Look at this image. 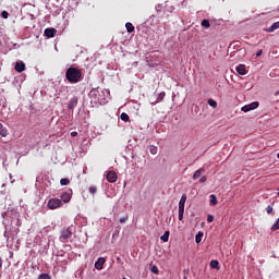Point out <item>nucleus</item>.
Instances as JSON below:
<instances>
[{
	"instance_id": "ea45409f",
	"label": "nucleus",
	"mask_w": 279,
	"mask_h": 279,
	"mask_svg": "<svg viewBox=\"0 0 279 279\" xmlns=\"http://www.w3.org/2000/svg\"><path fill=\"white\" fill-rule=\"evenodd\" d=\"M5 215H8L7 213H2V217H5Z\"/></svg>"
},
{
	"instance_id": "20e7f679",
	"label": "nucleus",
	"mask_w": 279,
	"mask_h": 279,
	"mask_svg": "<svg viewBox=\"0 0 279 279\" xmlns=\"http://www.w3.org/2000/svg\"><path fill=\"white\" fill-rule=\"evenodd\" d=\"M73 236V231H71V228L63 229L61 231L60 241H69Z\"/></svg>"
},
{
	"instance_id": "423d86ee",
	"label": "nucleus",
	"mask_w": 279,
	"mask_h": 279,
	"mask_svg": "<svg viewBox=\"0 0 279 279\" xmlns=\"http://www.w3.org/2000/svg\"><path fill=\"white\" fill-rule=\"evenodd\" d=\"M106 263V258L104 257H99L96 262H95V268L98 271H101V269H104V264Z\"/></svg>"
},
{
	"instance_id": "ddd939ff",
	"label": "nucleus",
	"mask_w": 279,
	"mask_h": 279,
	"mask_svg": "<svg viewBox=\"0 0 279 279\" xmlns=\"http://www.w3.org/2000/svg\"><path fill=\"white\" fill-rule=\"evenodd\" d=\"M204 171H206L205 168H199L198 170H196L193 174V180H197V178H202V174L204 173Z\"/></svg>"
},
{
	"instance_id": "1a4fd4ad",
	"label": "nucleus",
	"mask_w": 279,
	"mask_h": 279,
	"mask_svg": "<svg viewBox=\"0 0 279 279\" xmlns=\"http://www.w3.org/2000/svg\"><path fill=\"white\" fill-rule=\"evenodd\" d=\"M14 69L17 73H23V71H25V63L16 62Z\"/></svg>"
},
{
	"instance_id": "2eb2a0df",
	"label": "nucleus",
	"mask_w": 279,
	"mask_h": 279,
	"mask_svg": "<svg viewBox=\"0 0 279 279\" xmlns=\"http://www.w3.org/2000/svg\"><path fill=\"white\" fill-rule=\"evenodd\" d=\"M186 199H187L186 194H183L181 196L180 202H179V209H184V206L186 204Z\"/></svg>"
},
{
	"instance_id": "a19ab883",
	"label": "nucleus",
	"mask_w": 279,
	"mask_h": 279,
	"mask_svg": "<svg viewBox=\"0 0 279 279\" xmlns=\"http://www.w3.org/2000/svg\"><path fill=\"white\" fill-rule=\"evenodd\" d=\"M184 271V274H189V270H183Z\"/></svg>"
},
{
	"instance_id": "37998d69",
	"label": "nucleus",
	"mask_w": 279,
	"mask_h": 279,
	"mask_svg": "<svg viewBox=\"0 0 279 279\" xmlns=\"http://www.w3.org/2000/svg\"><path fill=\"white\" fill-rule=\"evenodd\" d=\"M10 179L12 180V174H10Z\"/></svg>"
},
{
	"instance_id": "c756f323",
	"label": "nucleus",
	"mask_w": 279,
	"mask_h": 279,
	"mask_svg": "<svg viewBox=\"0 0 279 279\" xmlns=\"http://www.w3.org/2000/svg\"><path fill=\"white\" fill-rule=\"evenodd\" d=\"M214 221H215V216L208 215V216H207V222H208V223H213Z\"/></svg>"
},
{
	"instance_id": "f257e3e1",
	"label": "nucleus",
	"mask_w": 279,
	"mask_h": 279,
	"mask_svg": "<svg viewBox=\"0 0 279 279\" xmlns=\"http://www.w3.org/2000/svg\"><path fill=\"white\" fill-rule=\"evenodd\" d=\"M108 95H110V90L94 88L89 92V98L92 106H106L108 104Z\"/></svg>"
},
{
	"instance_id": "a18cd8bd",
	"label": "nucleus",
	"mask_w": 279,
	"mask_h": 279,
	"mask_svg": "<svg viewBox=\"0 0 279 279\" xmlns=\"http://www.w3.org/2000/svg\"><path fill=\"white\" fill-rule=\"evenodd\" d=\"M184 279H186V276H184Z\"/></svg>"
},
{
	"instance_id": "c03bdc74",
	"label": "nucleus",
	"mask_w": 279,
	"mask_h": 279,
	"mask_svg": "<svg viewBox=\"0 0 279 279\" xmlns=\"http://www.w3.org/2000/svg\"><path fill=\"white\" fill-rule=\"evenodd\" d=\"M277 191H278V196H279V189H277Z\"/></svg>"
},
{
	"instance_id": "0eeeda50",
	"label": "nucleus",
	"mask_w": 279,
	"mask_h": 279,
	"mask_svg": "<svg viewBox=\"0 0 279 279\" xmlns=\"http://www.w3.org/2000/svg\"><path fill=\"white\" fill-rule=\"evenodd\" d=\"M236 73H239V75H246L247 74V70L245 69V64H239L235 68Z\"/></svg>"
},
{
	"instance_id": "473e14b6",
	"label": "nucleus",
	"mask_w": 279,
	"mask_h": 279,
	"mask_svg": "<svg viewBox=\"0 0 279 279\" xmlns=\"http://www.w3.org/2000/svg\"><path fill=\"white\" fill-rule=\"evenodd\" d=\"M150 271L153 274H158V266H151Z\"/></svg>"
},
{
	"instance_id": "4be33fe9",
	"label": "nucleus",
	"mask_w": 279,
	"mask_h": 279,
	"mask_svg": "<svg viewBox=\"0 0 279 279\" xmlns=\"http://www.w3.org/2000/svg\"><path fill=\"white\" fill-rule=\"evenodd\" d=\"M207 104H208V106H210L211 108H217V102H216L215 99H213V98H209V99L207 100Z\"/></svg>"
},
{
	"instance_id": "5701e85b",
	"label": "nucleus",
	"mask_w": 279,
	"mask_h": 279,
	"mask_svg": "<svg viewBox=\"0 0 279 279\" xmlns=\"http://www.w3.org/2000/svg\"><path fill=\"white\" fill-rule=\"evenodd\" d=\"M120 119H121V121H130V116H128V113H125V112H122L121 114H120Z\"/></svg>"
},
{
	"instance_id": "9b49d317",
	"label": "nucleus",
	"mask_w": 279,
	"mask_h": 279,
	"mask_svg": "<svg viewBox=\"0 0 279 279\" xmlns=\"http://www.w3.org/2000/svg\"><path fill=\"white\" fill-rule=\"evenodd\" d=\"M45 36H47V38H53V36H56V28H46Z\"/></svg>"
},
{
	"instance_id": "79ce46f5",
	"label": "nucleus",
	"mask_w": 279,
	"mask_h": 279,
	"mask_svg": "<svg viewBox=\"0 0 279 279\" xmlns=\"http://www.w3.org/2000/svg\"><path fill=\"white\" fill-rule=\"evenodd\" d=\"M277 158L279 159V153L277 154Z\"/></svg>"
},
{
	"instance_id": "412c9836",
	"label": "nucleus",
	"mask_w": 279,
	"mask_h": 279,
	"mask_svg": "<svg viewBox=\"0 0 279 279\" xmlns=\"http://www.w3.org/2000/svg\"><path fill=\"white\" fill-rule=\"evenodd\" d=\"M209 265H210L211 269H219L218 260H211Z\"/></svg>"
},
{
	"instance_id": "4c0bfd02",
	"label": "nucleus",
	"mask_w": 279,
	"mask_h": 279,
	"mask_svg": "<svg viewBox=\"0 0 279 279\" xmlns=\"http://www.w3.org/2000/svg\"><path fill=\"white\" fill-rule=\"evenodd\" d=\"M0 267H3V260L0 258Z\"/></svg>"
},
{
	"instance_id": "f704fd0d",
	"label": "nucleus",
	"mask_w": 279,
	"mask_h": 279,
	"mask_svg": "<svg viewBox=\"0 0 279 279\" xmlns=\"http://www.w3.org/2000/svg\"><path fill=\"white\" fill-rule=\"evenodd\" d=\"M1 16H2V19H8V16H9L8 11H2Z\"/></svg>"
},
{
	"instance_id": "4468645a",
	"label": "nucleus",
	"mask_w": 279,
	"mask_h": 279,
	"mask_svg": "<svg viewBox=\"0 0 279 279\" xmlns=\"http://www.w3.org/2000/svg\"><path fill=\"white\" fill-rule=\"evenodd\" d=\"M276 29H279V22H275L270 27L266 28V32L271 34L276 32Z\"/></svg>"
},
{
	"instance_id": "58836bf2",
	"label": "nucleus",
	"mask_w": 279,
	"mask_h": 279,
	"mask_svg": "<svg viewBox=\"0 0 279 279\" xmlns=\"http://www.w3.org/2000/svg\"><path fill=\"white\" fill-rule=\"evenodd\" d=\"M77 134V132H72L71 135L72 136H75Z\"/></svg>"
},
{
	"instance_id": "72a5a7b5",
	"label": "nucleus",
	"mask_w": 279,
	"mask_h": 279,
	"mask_svg": "<svg viewBox=\"0 0 279 279\" xmlns=\"http://www.w3.org/2000/svg\"><path fill=\"white\" fill-rule=\"evenodd\" d=\"M207 180H208V178L206 175H203V177H201L199 182H201V184H204V182H206Z\"/></svg>"
},
{
	"instance_id": "f3484780",
	"label": "nucleus",
	"mask_w": 279,
	"mask_h": 279,
	"mask_svg": "<svg viewBox=\"0 0 279 279\" xmlns=\"http://www.w3.org/2000/svg\"><path fill=\"white\" fill-rule=\"evenodd\" d=\"M0 136H8V129L0 123Z\"/></svg>"
},
{
	"instance_id": "a878e982",
	"label": "nucleus",
	"mask_w": 279,
	"mask_h": 279,
	"mask_svg": "<svg viewBox=\"0 0 279 279\" xmlns=\"http://www.w3.org/2000/svg\"><path fill=\"white\" fill-rule=\"evenodd\" d=\"M38 279H51V275H49V274H40L38 276Z\"/></svg>"
},
{
	"instance_id": "e433bc0d",
	"label": "nucleus",
	"mask_w": 279,
	"mask_h": 279,
	"mask_svg": "<svg viewBox=\"0 0 279 279\" xmlns=\"http://www.w3.org/2000/svg\"><path fill=\"white\" fill-rule=\"evenodd\" d=\"M255 56L256 58H260V56H263V50H258Z\"/></svg>"
},
{
	"instance_id": "9d476101",
	"label": "nucleus",
	"mask_w": 279,
	"mask_h": 279,
	"mask_svg": "<svg viewBox=\"0 0 279 279\" xmlns=\"http://www.w3.org/2000/svg\"><path fill=\"white\" fill-rule=\"evenodd\" d=\"M76 106H77V97L71 98L68 104L69 110H73Z\"/></svg>"
},
{
	"instance_id": "7c9ffc66",
	"label": "nucleus",
	"mask_w": 279,
	"mask_h": 279,
	"mask_svg": "<svg viewBox=\"0 0 279 279\" xmlns=\"http://www.w3.org/2000/svg\"><path fill=\"white\" fill-rule=\"evenodd\" d=\"M266 213H268V215H271V213H274V207H271V205H268L266 208Z\"/></svg>"
},
{
	"instance_id": "c85d7f7f",
	"label": "nucleus",
	"mask_w": 279,
	"mask_h": 279,
	"mask_svg": "<svg viewBox=\"0 0 279 279\" xmlns=\"http://www.w3.org/2000/svg\"><path fill=\"white\" fill-rule=\"evenodd\" d=\"M69 179H61L60 180V184H61V186H66L68 184H69Z\"/></svg>"
},
{
	"instance_id": "dca6fc26",
	"label": "nucleus",
	"mask_w": 279,
	"mask_h": 279,
	"mask_svg": "<svg viewBox=\"0 0 279 279\" xmlns=\"http://www.w3.org/2000/svg\"><path fill=\"white\" fill-rule=\"evenodd\" d=\"M166 95H167V94H166L165 92L159 93V94H158V97H157V99H156V101L153 102V105H156V104H159V101H162V99H165V96H166Z\"/></svg>"
},
{
	"instance_id": "f03ea898",
	"label": "nucleus",
	"mask_w": 279,
	"mask_h": 279,
	"mask_svg": "<svg viewBox=\"0 0 279 279\" xmlns=\"http://www.w3.org/2000/svg\"><path fill=\"white\" fill-rule=\"evenodd\" d=\"M65 77L71 84H77V82H82V71L77 68H69Z\"/></svg>"
},
{
	"instance_id": "b1692460",
	"label": "nucleus",
	"mask_w": 279,
	"mask_h": 279,
	"mask_svg": "<svg viewBox=\"0 0 279 279\" xmlns=\"http://www.w3.org/2000/svg\"><path fill=\"white\" fill-rule=\"evenodd\" d=\"M210 205L217 206V196H215V194L210 195Z\"/></svg>"
},
{
	"instance_id": "bb28decb",
	"label": "nucleus",
	"mask_w": 279,
	"mask_h": 279,
	"mask_svg": "<svg viewBox=\"0 0 279 279\" xmlns=\"http://www.w3.org/2000/svg\"><path fill=\"white\" fill-rule=\"evenodd\" d=\"M202 26L206 27L208 29V27H210V22L208 20H203L202 21Z\"/></svg>"
},
{
	"instance_id": "aec40b11",
	"label": "nucleus",
	"mask_w": 279,
	"mask_h": 279,
	"mask_svg": "<svg viewBox=\"0 0 279 279\" xmlns=\"http://www.w3.org/2000/svg\"><path fill=\"white\" fill-rule=\"evenodd\" d=\"M149 151L153 156H156V154H158V147L150 145L149 146Z\"/></svg>"
},
{
	"instance_id": "c9c22d12",
	"label": "nucleus",
	"mask_w": 279,
	"mask_h": 279,
	"mask_svg": "<svg viewBox=\"0 0 279 279\" xmlns=\"http://www.w3.org/2000/svg\"><path fill=\"white\" fill-rule=\"evenodd\" d=\"M128 219H129L128 216L120 218V223H125V221H128Z\"/></svg>"
},
{
	"instance_id": "cd10ccee",
	"label": "nucleus",
	"mask_w": 279,
	"mask_h": 279,
	"mask_svg": "<svg viewBox=\"0 0 279 279\" xmlns=\"http://www.w3.org/2000/svg\"><path fill=\"white\" fill-rule=\"evenodd\" d=\"M184 219V209L179 208V221H182Z\"/></svg>"
},
{
	"instance_id": "39448f33",
	"label": "nucleus",
	"mask_w": 279,
	"mask_h": 279,
	"mask_svg": "<svg viewBox=\"0 0 279 279\" xmlns=\"http://www.w3.org/2000/svg\"><path fill=\"white\" fill-rule=\"evenodd\" d=\"M259 104L258 101H253L248 105H245L241 108L242 112H251V110H256L258 108Z\"/></svg>"
},
{
	"instance_id": "6e6552de",
	"label": "nucleus",
	"mask_w": 279,
	"mask_h": 279,
	"mask_svg": "<svg viewBox=\"0 0 279 279\" xmlns=\"http://www.w3.org/2000/svg\"><path fill=\"white\" fill-rule=\"evenodd\" d=\"M107 180L111 183L117 182V172L116 171H109L107 173Z\"/></svg>"
},
{
	"instance_id": "2f4dec72",
	"label": "nucleus",
	"mask_w": 279,
	"mask_h": 279,
	"mask_svg": "<svg viewBox=\"0 0 279 279\" xmlns=\"http://www.w3.org/2000/svg\"><path fill=\"white\" fill-rule=\"evenodd\" d=\"M89 193H90L92 195H95V193H97V187L90 186V187H89Z\"/></svg>"
},
{
	"instance_id": "f8f14e48",
	"label": "nucleus",
	"mask_w": 279,
	"mask_h": 279,
	"mask_svg": "<svg viewBox=\"0 0 279 279\" xmlns=\"http://www.w3.org/2000/svg\"><path fill=\"white\" fill-rule=\"evenodd\" d=\"M61 199L64 202V204H69V202H71V194L69 192L62 193Z\"/></svg>"
},
{
	"instance_id": "7ed1b4c3",
	"label": "nucleus",
	"mask_w": 279,
	"mask_h": 279,
	"mask_svg": "<svg viewBox=\"0 0 279 279\" xmlns=\"http://www.w3.org/2000/svg\"><path fill=\"white\" fill-rule=\"evenodd\" d=\"M50 210H56V208H60L62 206V201L60 198H51L47 204Z\"/></svg>"
},
{
	"instance_id": "6ab92c4d",
	"label": "nucleus",
	"mask_w": 279,
	"mask_h": 279,
	"mask_svg": "<svg viewBox=\"0 0 279 279\" xmlns=\"http://www.w3.org/2000/svg\"><path fill=\"white\" fill-rule=\"evenodd\" d=\"M125 28L129 34H132V32H134V25L130 22L125 24Z\"/></svg>"
},
{
	"instance_id": "a211bd4d",
	"label": "nucleus",
	"mask_w": 279,
	"mask_h": 279,
	"mask_svg": "<svg viewBox=\"0 0 279 279\" xmlns=\"http://www.w3.org/2000/svg\"><path fill=\"white\" fill-rule=\"evenodd\" d=\"M169 231H165V233L160 236V240L163 241V243H167L169 241Z\"/></svg>"
},
{
	"instance_id": "393cba45",
	"label": "nucleus",
	"mask_w": 279,
	"mask_h": 279,
	"mask_svg": "<svg viewBox=\"0 0 279 279\" xmlns=\"http://www.w3.org/2000/svg\"><path fill=\"white\" fill-rule=\"evenodd\" d=\"M202 236H204V233H203V232H198V233L195 235V242H196V243H202Z\"/></svg>"
}]
</instances>
